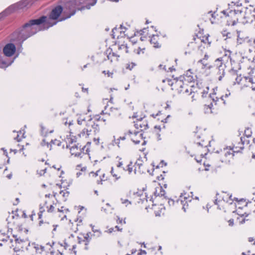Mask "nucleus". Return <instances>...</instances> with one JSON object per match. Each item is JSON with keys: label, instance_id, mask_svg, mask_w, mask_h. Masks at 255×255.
Listing matches in <instances>:
<instances>
[{"label": "nucleus", "instance_id": "obj_1", "mask_svg": "<svg viewBox=\"0 0 255 255\" xmlns=\"http://www.w3.org/2000/svg\"><path fill=\"white\" fill-rule=\"evenodd\" d=\"M47 16H42L39 18L30 20L23 26L27 31L32 36L38 31L44 30L57 24V22L50 23L49 21H46Z\"/></svg>", "mask_w": 255, "mask_h": 255}, {"label": "nucleus", "instance_id": "obj_2", "mask_svg": "<svg viewBox=\"0 0 255 255\" xmlns=\"http://www.w3.org/2000/svg\"><path fill=\"white\" fill-rule=\"evenodd\" d=\"M84 1V0H68L63 8V16L59 18V21L65 20L74 15L76 9L78 10L79 6Z\"/></svg>", "mask_w": 255, "mask_h": 255}, {"label": "nucleus", "instance_id": "obj_3", "mask_svg": "<svg viewBox=\"0 0 255 255\" xmlns=\"http://www.w3.org/2000/svg\"><path fill=\"white\" fill-rule=\"evenodd\" d=\"M30 37H31L30 34H29L24 26H22L11 34L10 41L20 42V46L21 47L23 42Z\"/></svg>", "mask_w": 255, "mask_h": 255}, {"label": "nucleus", "instance_id": "obj_4", "mask_svg": "<svg viewBox=\"0 0 255 255\" xmlns=\"http://www.w3.org/2000/svg\"><path fill=\"white\" fill-rule=\"evenodd\" d=\"M63 11V7L61 5H57L52 9V10L49 14V17H47L46 20L49 21L50 23H54V22H51V20H57L61 14V17H62ZM59 19L57 21H56L57 23L58 22V21H59ZM55 22H56V21H55Z\"/></svg>", "mask_w": 255, "mask_h": 255}, {"label": "nucleus", "instance_id": "obj_5", "mask_svg": "<svg viewBox=\"0 0 255 255\" xmlns=\"http://www.w3.org/2000/svg\"><path fill=\"white\" fill-rule=\"evenodd\" d=\"M17 57L18 54L12 58L9 56H6L4 54L0 55V68L5 70L7 67L10 66L13 63Z\"/></svg>", "mask_w": 255, "mask_h": 255}, {"label": "nucleus", "instance_id": "obj_6", "mask_svg": "<svg viewBox=\"0 0 255 255\" xmlns=\"http://www.w3.org/2000/svg\"><path fill=\"white\" fill-rule=\"evenodd\" d=\"M244 18L246 19L244 22L252 23L255 19V8H247L245 12Z\"/></svg>", "mask_w": 255, "mask_h": 255}, {"label": "nucleus", "instance_id": "obj_7", "mask_svg": "<svg viewBox=\"0 0 255 255\" xmlns=\"http://www.w3.org/2000/svg\"><path fill=\"white\" fill-rule=\"evenodd\" d=\"M16 51V47L12 43L6 44L3 48L2 52L4 55L11 57Z\"/></svg>", "mask_w": 255, "mask_h": 255}, {"label": "nucleus", "instance_id": "obj_8", "mask_svg": "<svg viewBox=\"0 0 255 255\" xmlns=\"http://www.w3.org/2000/svg\"><path fill=\"white\" fill-rule=\"evenodd\" d=\"M134 127L136 129H140L141 131L148 128L147 121H143V118L137 119L136 122H134Z\"/></svg>", "mask_w": 255, "mask_h": 255}, {"label": "nucleus", "instance_id": "obj_9", "mask_svg": "<svg viewBox=\"0 0 255 255\" xmlns=\"http://www.w3.org/2000/svg\"><path fill=\"white\" fill-rule=\"evenodd\" d=\"M13 237L15 238V243L16 244L17 247L13 249L15 252H22L23 249L24 248L23 244L27 242V241L17 238V236L13 235Z\"/></svg>", "mask_w": 255, "mask_h": 255}, {"label": "nucleus", "instance_id": "obj_10", "mask_svg": "<svg viewBox=\"0 0 255 255\" xmlns=\"http://www.w3.org/2000/svg\"><path fill=\"white\" fill-rule=\"evenodd\" d=\"M86 146H84L82 149H80V152H78L77 151V150H78V147L77 145H75L70 148V152L72 155H74L76 157L81 158L82 157V155L85 154V153L83 151H82V150L84 151V148Z\"/></svg>", "mask_w": 255, "mask_h": 255}, {"label": "nucleus", "instance_id": "obj_11", "mask_svg": "<svg viewBox=\"0 0 255 255\" xmlns=\"http://www.w3.org/2000/svg\"><path fill=\"white\" fill-rule=\"evenodd\" d=\"M225 65L223 64L222 63H221V64L218 66V74L220 75L218 78L219 81H221L225 75Z\"/></svg>", "mask_w": 255, "mask_h": 255}, {"label": "nucleus", "instance_id": "obj_12", "mask_svg": "<svg viewBox=\"0 0 255 255\" xmlns=\"http://www.w3.org/2000/svg\"><path fill=\"white\" fill-rule=\"evenodd\" d=\"M158 36L155 35H152V36L150 38V42L151 44H153V46L155 48H158L160 47V45L158 42Z\"/></svg>", "mask_w": 255, "mask_h": 255}, {"label": "nucleus", "instance_id": "obj_13", "mask_svg": "<svg viewBox=\"0 0 255 255\" xmlns=\"http://www.w3.org/2000/svg\"><path fill=\"white\" fill-rule=\"evenodd\" d=\"M135 169H134V173H136L137 172L141 173H143V171H141L140 167L142 166V160L138 159L136 162L135 163Z\"/></svg>", "mask_w": 255, "mask_h": 255}, {"label": "nucleus", "instance_id": "obj_14", "mask_svg": "<svg viewBox=\"0 0 255 255\" xmlns=\"http://www.w3.org/2000/svg\"><path fill=\"white\" fill-rule=\"evenodd\" d=\"M242 10H230L229 12L227 14L225 10H223L222 12L226 15L228 16H231L232 17L233 16H236V15L241 14L242 13Z\"/></svg>", "mask_w": 255, "mask_h": 255}, {"label": "nucleus", "instance_id": "obj_15", "mask_svg": "<svg viewBox=\"0 0 255 255\" xmlns=\"http://www.w3.org/2000/svg\"><path fill=\"white\" fill-rule=\"evenodd\" d=\"M111 113L109 115H111L115 117H119L121 115V112L118 108L112 107L110 108Z\"/></svg>", "mask_w": 255, "mask_h": 255}, {"label": "nucleus", "instance_id": "obj_16", "mask_svg": "<svg viewBox=\"0 0 255 255\" xmlns=\"http://www.w3.org/2000/svg\"><path fill=\"white\" fill-rule=\"evenodd\" d=\"M245 78L247 82H250L253 85L252 89L253 91H255V86L254 85V84H255V78L254 79V78L251 77H245Z\"/></svg>", "mask_w": 255, "mask_h": 255}, {"label": "nucleus", "instance_id": "obj_17", "mask_svg": "<svg viewBox=\"0 0 255 255\" xmlns=\"http://www.w3.org/2000/svg\"><path fill=\"white\" fill-rule=\"evenodd\" d=\"M180 78L181 81H185L187 82H192L194 80V78L191 75L186 76H181Z\"/></svg>", "mask_w": 255, "mask_h": 255}, {"label": "nucleus", "instance_id": "obj_18", "mask_svg": "<svg viewBox=\"0 0 255 255\" xmlns=\"http://www.w3.org/2000/svg\"><path fill=\"white\" fill-rule=\"evenodd\" d=\"M232 196L231 195H227L226 196H223L222 197V200L226 202L227 203H229L230 204H231L232 203V201H233V200L232 199Z\"/></svg>", "mask_w": 255, "mask_h": 255}, {"label": "nucleus", "instance_id": "obj_19", "mask_svg": "<svg viewBox=\"0 0 255 255\" xmlns=\"http://www.w3.org/2000/svg\"><path fill=\"white\" fill-rule=\"evenodd\" d=\"M96 1H95L94 2H93L92 3H89L88 4H86L85 6H82L80 8L79 7V8H78V10H83L85 9H90L91 7L92 6L96 4Z\"/></svg>", "mask_w": 255, "mask_h": 255}, {"label": "nucleus", "instance_id": "obj_20", "mask_svg": "<svg viewBox=\"0 0 255 255\" xmlns=\"http://www.w3.org/2000/svg\"><path fill=\"white\" fill-rule=\"evenodd\" d=\"M159 189L160 190V192L159 193H158L157 192V190H156L155 192V195L156 196H159V197H164V198H165L166 197H165V191L162 189V188L161 187H160Z\"/></svg>", "mask_w": 255, "mask_h": 255}, {"label": "nucleus", "instance_id": "obj_21", "mask_svg": "<svg viewBox=\"0 0 255 255\" xmlns=\"http://www.w3.org/2000/svg\"><path fill=\"white\" fill-rule=\"evenodd\" d=\"M123 28H124L125 29H126L125 27L123 28V25H120V27L119 28H117V27H115V28H114L112 29V33H113L112 35H113V38H115L116 36L117 37V38H118V37H119V35H117H117H116V31H118L120 29H123Z\"/></svg>", "mask_w": 255, "mask_h": 255}, {"label": "nucleus", "instance_id": "obj_22", "mask_svg": "<svg viewBox=\"0 0 255 255\" xmlns=\"http://www.w3.org/2000/svg\"><path fill=\"white\" fill-rule=\"evenodd\" d=\"M213 107V104L211 103L210 105L206 106L205 105L204 107V113L205 114H209L212 113V108Z\"/></svg>", "mask_w": 255, "mask_h": 255}, {"label": "nucleus", "instance_id": "obj_23", "mask_svg": "<svg viewBox=\"0 0 255 255\" xmlns=\"http://www.w3.org/2000/svg\"><path fill=\"white\" fill-rule=\"evenodd\" d=\"M92 129L94 130V132L95 133L98 132L100 130V128L99 125L95 123L94 122H93L92 125L91 129Z\"/></svg>", "mask_w": 255, "mask_h": 255}, {"label": "nucleus", "instance_id": "obj_24", "mask_svg": "<svg viewBox=\"0 0 255 255\" xmlns=\"http://www.w3.org/2000/svg\"><path fill=\"white\" fill-rule=\"evenodd\" d=\"M248 215V214L245 213V214L242 215V216H241L240 218H238L237 219H238V220H239V223L241 224H243L245 223L247 220H246V219L245 218H244V217L245 216L246 217H247Z\"/></svg>", "mask_w": 255, "mask_h": 255}, {"label": "nucleus", "instance_id": "obj_25", "mask_svg": "<svg viewBox=\"0 0 255 255\" xmlns=\"http://www.w3.org/2000/svg\"><path fill=\"white\" fill-rule=\"evenodd\" d=\"M92 131V129H91V128H85L83 129L82 134H84L86 133L87 135H89L91 134Z\"/></svg>", "mask_w": 255, "mask_h": 255}, {"label": "nucleus", "instance_id": "obj_26", "mask_svg": "<svg viewBox=\"0 0 255 255\" xmlns=\"http://www.w3.org/2000/svg\"><path fill=\"white\" fill-rule=\"evenodd\" d=\"M252 130L250 128H246L245 130V134L247 137H250L252 135Z\"/></svg>", "mask_w": 255, "mask_h": 255}, {"label": "nucleus", "instance_id": "obj_27", "mask_svg": "<svg viewBox=\"0 0 255 255\" xmlns=\"http://www.w3.org/2000/svg\"><path fill=\"white\" fill-rule=\"evenodd\" d=\"M93 122H94V121L92 120V119L91 118L89 119L88 120V121L85 123L86 126L87 127V128L91 129L92 125Z\"/></svg>", "mask_w": 255, "mask_h": 255}, {"label": "nucleus", "instance_id": "obj_28", "mask_svg": "<svg viewBox=\"0 0 255 255\" xmlns=\"http://www.w3.org/2000/svg\"><path fill=\"white\" fill-rule=\"evenodd\" d=\"M60 194H62L63 197L65 198L64 199V201L66 200V198L69 196V192L66 191L65 192H64L63 191H61L60 192Z\"/></svg>", "mask_w": 255, "mask_h": 255}, {"label": "nucleus", "instance_id": "obj_29", "mask_svg": "<svg viewBox=\"0 0 255 255\" xmlns=\"http://www.w3.org/2000/svg\"><path fill=\"white\" fill-rule=\"evenodd\" d=\"M132 165V162H130L129 164H128L127 166V170L128 171L129 174H130L132 171V168L131 167ZM124 170H126V169L124 168Z\"/></svg>", "mask_w": 255, "mask_h": 255}, {"label": "nucleus", "instance_id": "obj_30", "mask_svg": "<svg viewBox=\"0 0 255 255\" xmlns=\"http://www.w3.org/2000/svg\"><path fill=\"white\" fill-rule=\"evenodd\" d=\"M121 200L122 204H126V206H127L128 204H131V202L128 201V199H124L123 198H121Z\"/></svg>", "mask_w": 255, "mask_h": 255}, {"label": "nucleus", "instance_id": "obj_31", "mask_svg": "<svg viewBox=\"0 0 255 255\" xmlns=\"http://www.w3.org/2000/svg\"><path fill=\"white\" fill-rule=\"evenodd\" d=\"M41 128V133L42 135L46 136L47 135V132L45 131V128L42 125H40Z\"/></svg>", "mask_w": 255, "mask_h": 255}, {"label": "nucleus", "instance_id": "obj_32", "mask_svg": "<svg viewBox=\"0 0 255 255\" xmlns=\"http://www.w3.org/2000/svg\"><path fill=\"white\" fill-rule=\"evenodd\" d=\"M210 97L213 101L215 103V104H216V102L218 101L219 99L218 97H216V94H213L212 95L210 96Z\"/></svg>", "mask_w": 255, "mask_h": 255}, {"label": "nucleus", "instance_id": "obj_33", "mask_svg": "<svg viewBox=\"0 0 255 255\" xmlns=\"http://www.w3.org/2000/svg\"><path fill=\"white\" fill-rule=\"evenodd\" d=\"M77 123L79 125H82L84 123H86L85 118H82L81 117L79 118L77 120Z\"/></svg>", "mask_w": 255, "mask_h": 255}, {"label": "nucleus", "instance_id": "obj_34", "mask_svg": "<svg viewBox=\"0 0 255 255\" xmlns=\"http://www.w3.org/2000/svg\"><path fill=\"white\" fill-rule=\"evenodd\" d=\"M89 233H87L85 237H84V239L85 240V245H88L89 243Z\"/></svg>", "mask_w": 255, "mask_h": 255}, {"label": "nucleus", "instance_id": "obj_35", "mask_svg": "<svg viewBox=\"0 0 255 255\" xmlns=\"http://www.w3.org/2000/svg\"><path fill=\"white\" fill-rule=\"evenodd\" d=\"M135 66V64L134 63L132 62L130 64H129L127 66V68L131 70Z\"/></svg>", "mask_w": 255, "mask_h": 255}, {"label": "nucleus", "instance_id": "obj_36", "mask_svg": "<svg viewBox=\"0 0 255 255\" xmlns=\"http://www.w3.org/2000/svg\"><path fill=\"white\" fill-rule=\"evenodd\" d=\"M120 138H118L117 139H114L113 142V145H115V144H116L119 147H120Z\"/></svg>", "mask_w": 255, "mask_h": 255}, {"label": "nucleus", "instance_id": "obj_37", "mask_svg": "<svg viewBox=\"0 0 255 255\" xmlns=\"http://www.w3.org/2000/svg\"><path fill=\"white\" fill-rule=\"evenodd\" d=\"M121 48H123V50L125 51L126 53L128 52V47L127 45L122 44L120 46Z\"/></svg>", "mask_w": 255, "mask_h": 255}, {"label": "nucleus", "instance_id": "obj_38", "mask_svg": "<svg viewBox=\"0 0 255 255\" xmlns=\"http://www.w3.org/2000/svg\"><path fill=\"white\" fill-rule=\"evenodd\" d=\"M238 19H239L238 17L235 18L234 20H233L232 21L231 25H233V26L235 25L236 24V23L238 22Z\"/></svg>", "mask_w": 255, "mask_h": 255}, {"label": "nucleus", "instance_id": "obj_39", "mask_svg": "<svg viewBox=\"0 0 255 255\" xmlns=\"http://www.w3.org/2000/svg\"><path fill=\"white\" fill-rule=\"evenodd\" d=\"M248 241L250 243H253V245H255V238H254L253 237H250L248 238Z\"/></svg>", "mask_w": 255, "mask_h": 255}, {"label": "nucleus", "instance_id": "obj_40", "mask_svg": "<svg viewBox=\"0 0 255 255\" xmlns=\"http://www.w3.org/2000/svg\"><path fill=\"white\" fill-rule=\"evenodd\" d=\"M180 202L181 204H183L182 209L184 210V212H186V207H185V204H183V201L181 200H177V202L178 203L179 202Z\"/></svg>", "mask_w": 255, "mask_h": 255}, {"label": "nucleus", "instance_id": "obj_41", "mask_svg": "<svg viewBox=\"0 0 255 255\" xmlns=\"http://www.w3.org/2000/svg\"><path fill=\"white\" fill-rule=\"evenodd\" d=\"M208 58V56L207 54H205L204 55V57L202 59L198 61V62H202L203 61H206V60H207Z\"/></svg>", "mask_w": 255, "mask_h": 255}, {"label": "nucleus", "instance_id": "obj_42", "mask_svg": "<svg viewBox=\"0 0 255 255\" xmlns=\"http://www.w3.org/2000/svg\"><path fill=\"white\" fill-rule=\"evenodd\" d=\"M174 201L172 199H168V203L169 205V206H173L174 204Z\"/></svg>", "mask_w": 255, "mask_h": 255}, {"label": "nucleus", "instance_id": "obj_43", "mask_svg": "<svg viewBox=\"0 0 255 255\" xmlns=\"http://www.w3.org/2000/svg\"><path fill=\"white\" fill-rule=\"evenodd\" d=\"M54 210V207L53 205H50V207L48 208L47 211L49 213H51L53 212Z\"/></svg>", "mask_w": 255, "mask_h": 255}, {"label": "nucleus", "instance_id": "obj_44", "mask_svg": "<svg viewBox=\"0 0 255 255\" xmlns=\"http://www.w3.org/2000/svg\"><path fill=\"white\" fill-rule=\"evenodd\" d=\"M241 80H242V78H241V76H237V78H236V81L239 84H240Z\"/></svg>", "mask_w": 255, "mask_h": 255}, {"label": "nucleus", "instance_id": "obj_45", "mask_svg": "<svg viewBox=\"0 0 255 255\" xmlns=\"http://www.w3.org/2000/svg\"><path fill=\"white\" fill-rule=\"evenodd\" d=\"M133 134L135 135V136H136L138 134H139V136L141 137V138H142V133H139V131H134V133H133Z\"/></svg>", "mask_w": 255, "mask_h": 255}, {"label": "nucleus", "instance_id": "obj_46", "mask_svg": "<svg viewBox=\"0 0 255 255\" xmlns=\"http://www.w3.org/2000/svg\"><path fill=\"white\" fill-rule=\"evenodd\" d=\"M131 140H132V141H133V142H134V143H135V144H139V142H140V140H134V139H133V137H132V136L131 137Z\"/></svg>", "mask_w": 255, "mask_h": 255}, {"label": "nucleus", "instance_id": "obj_47", "mask_svg": "<svg viewBox=\"0 0 255 255\" xmlns=\"http://www.w3.org/2000/svg\"><path fill=\"white\" fill-rule=\"evenodd\" d=\"M5 17H6V16H5L4 13H3V11H2L1 13H0V20Z\"/></svg>", "mask_w": 255, "mask_h": 255}, {"label": "nucleus", "instance_id": "obj_48", "mask_svg": "<svg viewBox=\"0 0 255 255\" xmlns=\"http://www.w3.org/2000/svg\"><path fill=\"white\" fill-rule=\"evenodd\" d=\"M229 224L230 226H233L234 225V220L233 219H230L229 221Z\"/></svg>", "mask_w": 255, "mask_h": 255}, {"label": "nucleus", "instance_id": "obj_49", "mask_svg": "<svg viewBox=\"0 0 255 255\" xmlns=\"http://www.w3.org/2000/svg\"><path fill=\"white\" fill-rule=\"evenodd\" d=\"M46 144L47 145V146H48V145H49V143H48V142H46V141H45V139H43V140H42V142H41V145H42V146H44V145H45Z\"/></svg>", "mask_w": 255, "mask_h": 255}, {"label": "nucleus", "instance_id": "obj_50", "mask_svg": "<svg viewBox=\"0 0 255 255\" xmlns=\"http://www.w3.org/2000/svg\"><path fill=\"white\" fill-rule=\"evenodd\" d=\"M99 171H98L96 173H94V172H91L90 173H89V175L91 176V175H92V176H98V172Z\"/></svg>", "mask_w": 255, "mask_h": 255}, {"label": "nucleus", "instance_id": "obj_51", "mask_svg": "<svg viewBox=\"0 0 255 255\" xmlns=\"http://www.w3.org/2000/svg\"><path fill=\"white\" fill-rule=\"evenodd\" d=\"M78 242L79 244H81L82 242H85V240H83L80 237H78Z\"/></svg>", "mask_w": 255, "mask_h": 255}, {"label": "nucleus", "instance_id": "obj_52", "mask_svg": "<svg viewBox=\"0 0 255 255\" xmlns=\"http://www.w3.org/2000/svg\"><path fill=\"white\" fill-rule=\"evenodd\" d=\"M113 176L116 178V180H118L120 178V176H118V175L116 174H113Z\"/></svg>", "mask_w": 255, "mask_h": 255}, {"label": "nucleus", "instance_id": "obj_53", "mask_svg": "<svg viewBox=\"0 0 255 255\" xmlns=\"http://www.w3.org/2000/svg\"><path fill=\"white\" fill-rule=\"evenodd\" d=\"M191 72H190V70L187 71L186 74H184L183 76H189V75H191Z\"/></svg>", "mask_w": 255, "mask_h": 255}, {"label": "nucleus", "instance_id": "obj_54", "mask_svg": "<svg viewBox=\"0 0 255 255\" xmlns=\"http://www.w3.org/2000/svg\"><path fill=\"white\" fill-rule=\"evenodd\" d=\"M1 150H3V151L4 152V154L6 156H7V152L6 151V150L4 148H1Z\"/></svg>", "mask_w": 255, "mask_h": 255}, {"label": "nucleus", "instance_id": "obj_55", "mask_svg": "<svg viewBox=\"0 0 255 255\" xmlns=\"http://www.w3.org/2000/svg\"><path fill=\"white\" fill-rule=\"evenodd\" d=\"M230 95V92L229 91H228V92L225 94V97L226 98L228 97Z\"/></svg>", "mask_w": 255, "mask_h": 255}, {"label": "nucleus", "instance_id": "obj_56", "mask_svg": "<svg viewBox=\"0 0 255 255\" xmlns=\"http://www.w3.org/2000/svg\"><path fill=\"white\" fill-rule=\"evenodd\" d=\"M34 248L35 249L36 251H38L39 249V247H38V245H35V244H34Z\"/></svg>", "mask_w": 255, "mask_h": 255}, {"label": "nucleus", "instance_id": "obj_57", "mask_svg": "<svg viewBox=\"0 0 255 255\" xmlns=\"http://www.w3.org/2000/svg\"><path fill=\"white\" fill-rule=\"evenodd\" d=\"M14 139L16 140L17 141H20V139L19 138V135L17 134L16 137H14Z\"/></svg>", "mask_w": 255, "mask_h": 255}, {"label": "nucleus", "instance_id": "obj_58", "mask_svg": "<svg viewBox=\"0 0 255 255\" xmlns=\"http://www.w3.org/2000/svg\"><path fill=\"white\" fill-rule=\"evenodd\" d=\"M200 63H201L203 66L205 67L206 65H207V63H206V61H203L202 62H200Z\"/></svg>", "mask_w": 255, "mask_h": 255}, {"label": "nucleus", "instance_id": "obj_59", "mask_svg": "<svg viewBox=\"0 0 255 255\" xmlns=\"http://www.w3.org/2000/svg\"><path fill=\"white\" fill-rule=\"evenodd\" d=\"M114 231V228H110V229H109V230H108V232H109V233H112Z\"/></svg>", "mask_w": 255, "mask_h": 255}, {"label": "nucleus", "instance_id": "obj_60", "mask_svg": "<svg viewBox=\"0 0 255 255\" xmlns=\"http://www.w3.org/2000/svg\"><path fill=\"white\" fill-rule=\"evenodd\" d=\"M123 165L122 162H119V163L117 165L118 167H121Z\"/></svg>", "mask_w": 255, "mask_h": 255}, {"label": "nucleus", "instance_id": "obj_61", "mask_svg": "<svg viewBox=\"0 0 255 255\" xmlns=\"http://www.w3.org/2000/svg\"><path fill=\"white\" fill-rule=\"evenodd\" d=\"M117 223H122V219H120L119 217H118V219L117 220Z\"/></svg>", "mask_w": 255, "mask_h": 255}, {"label": "nucleus", "instance_id": "obj_62", "mask_svg": "<svg viewBox=\"0 0 255 255\" xmlns=\"http://www.w3.org/2000/svg\"><path fill=\"white\" fill-rule=\"evenodd\" d=\"M208 92H206L205 91H204L203 92H202V97H204L205 96V95H206L207 94Z\"/></svg>", "mask_w": 255, "mask_h": 255}, {"label": "nucleus", "instance_id": "obj_63", "mask_svg": "<svg viewBox=\"0 0 255 255\" xmlns=\"http://www.w3.org/2000/svg\"><path fill=\"white\" fill-rule=\"evenodd\" d=\"M218 200V198L217 197V198L214 201L215 204H216V205L218 204V202L219 201Z\"/></svg>", "mask_w": 255, "mask_h": 255}, {"label": "nucleus", "instance_id": "obj_64", "mask_svg": "<svg viewBox=\"0 0 255 255\" xmlns=\"http://www.w3.org/2000/svg\"><path fill=\"white\" fill-rule=\"evenodd\" d=\"M169 70H170V72H172L173 71L175 70V69L173 68V67H171L169 68Z\"/></svg>", "mask_w": 255, "mask_h": 255}]
</instances>
